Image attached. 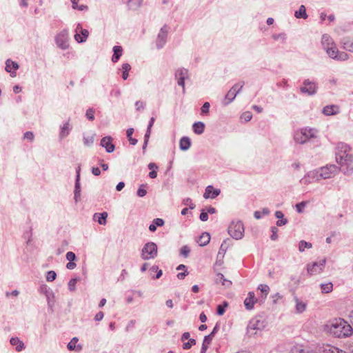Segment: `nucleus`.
Here are the masks:
<instances>
[{"instance_id": "1", "label": "nucleus", "mask_w": 353, "mask_h": 353, "mask_svg": "<svg viewBox=\"0 0 353 353\" xmlns=\"http://www.w3.org/2000/svg\"><path fill=\"white\" fill-rule=\"evenodd\" d=\"M336 150V160L340 165L339 171L345 175H351L353 172V154L349 152V145L345 143H339Z\"/></svg>"}, {"instance_id": "2", "label": "nucleus", "mask_w": 353, "mask_h": 353, "mask_svg": "<svg viewBox=\"0 0 353 353\" xmlns=\"http://www.w3.org/2000/svg\"><path fill=\"white\" fill-rule=\"evenodd\" d=\"M328 327L330 332L338 338L349 337L353 333L351 325L342 319H334Z\"/></svg>"}, {"instance_id": "3", "label": "nucleus", "mask_w": 353, "mask_h": 353, "mask_svg": "<svg viewBox=\"0 0 353 353\" xmlns=\"http://www.w3.org/2000/svg\"><path fill=\"white\" fill-rule=\"evenodd\" d=\"M317 130L314 128H304L294 132V139L299 144L314 141L317 138Z\"/></svg>"}, {"instance_id": "4", "label": "nucleus", "mask_w": 353, "mask_h": 353, "mask_svg": "<svg viewBox=\"0 0 353 353\" xmlns=\"http://www.w3.org/2000/svg\"><path fill=\"white\" fill-rule=\"evenodd\" d=\"M157 256V245L155 243L148 242L142 248L141 256L143 260L153 259Z\"/></svg>"}, {"instance_id": "5", "label": "nucleus", "mask_w": 353, "mask_h": 353, "mask_svg": "<svg viewBox=\"0 0 353 353\" xmlns=\"http://www.w3.org/2000/svg\"><path fill=\"white\" fill-rule=\"evenodd\" d=\"M228 230L233 239L239 240L243 238L245 228L243 222H231Z\"/></svg>"}, {"instance_id": "6", "label": "nucleus", "mask_w": 353, "mask_h": 353, "mask_svg": "<svg viewBox=\"0 0 353 353\" xmlns=\"http://www.w3.org/2000/svg\"><path fill=\"white\" fill-rule=\"evenodd\" d=\"M55 43L61 50H67L69 48V32L68 29H63L55 37Z\"/></svg>"}, {"instance_id": "7", "label": "nucleus", "mask_w": 353, "mask_h": 353, "mask_svg": "<svg viewBox=\"0 0 353 353\" xmlns=\"http://www.w3.org/2000/svg\"><path fill=\"white\" fill-rule=\"evenodd\" d=\"M319 174L322 179L332 178L339 172V167L334 164H327L319 168Z\"/></svg>"}, {"instance_id": "8", "label": "nucleus", "mask_w": 353, "mask_h": 353, "mask_svg": "<svg viewBox=\"0 0 353 353\" xmlns=\"http://www.w3.org/2000/svg\"><path fill=\"white\" fill-rule=\"evenodd\" d=\"M317 90V83L315 81H310L309 79H305L303 81V86L300 88L301 92L306 94L308 96H313L316 94Z\"/></svg>"}, {"instance_id": "9", "label": "nucleus", "mask_w": 353, "mask_h": 353, "mask_svg": "<svg viewBox=\"0 0 353 353\" xmlns=\"http://www.w3.org/2000/svg\"><path fill=\"white\" fill-rule=\"evenodd\" d=\"M325 52L329 57L336 61H343L349 59V55L345 52H339L335 45L326 49Z\"/></svg>"}, {"instance_id": "10", "label": "nucleus", "mask_w": 353, "mask_h": 353, "mask_svg": "<svg viewBox=\"0 0 353 353\" xmlns=\"http://www.w3.org/2000/svg\"><path fill=\"white\" fill-rule=\"evenodd\" d=\"M265 325L263 321H261L257 318L251 319L247 326V333L250 336L256 334L257 330H262L264 329Z\"/></svg>"}, {"instance_id": "11", "label": "nucleus", "mask_w": 353, "mask_h": 353, "mask_svg": "<svg viewBox=\"0 0 353 353\" xmlns=\"http://www.w3.org/2000/svg\"><path fill=\"white\" fill-rule=\"evenodd\" d=\"M326 263V259H323L319 261H315L312 263L307 264V271L310 276L320 274L324 269Z\"/></svg>"}, {"instance_id": "12", "label": "nucleus", "mask_w": 353, "mask_h": 353, "mask_svg": "<svg viewBox=\"0 0 353 353\" xmlns=\"http://www.w3.org/2000/svg\"><path fill=\"white\" fill-rule=\"evenodd\" d=\"M174 77L178 85L182 87L183 92H185V81L189 79L188 70L184 68H179L176 70Z\"/></svg>"}, {"instance_id": "13", "label": "nucleus", "mask_w": 353, "mask_h": 353, "mask_svg": "<svg viewBox=\"0 0 353 353\" xmlns=\"http://www.w3.org/2000/svg\"><path fill=\"white\" fill-rule=\"evenodd\" d=\"M245 85L244 81H241V83L240 85V88L239 90L236 89V86H232L230 90L227 92V94L225 96V98L222 101V104L224 106L228 105L230 103H232L236 98V95L240 93L242 88H243Z\"/></svg>"}, {"instance_id": "14", "label": "nucleus", "mask_w": 353, "mask_h": 353, "mask_svg": "<svg viewBox=\"0 0 353 353\" xmlns=\"http://www.w3.org/2000/svg\"><path fill=\"white\" fill-rule=\"evenodd\" d=\"M169 28L164 25L159 30L156 39V46L160 50L164 47L167 42Z\"/></svg>"}, {"instance_id": "15", "label": "nucleus", "mask_w": 353, "mask_h": 353, "mask_svg": "<svg viewBox=\"0 0 353 353\" xmlns=\"http://www.w3.org/2000/svg\"><path fill=\"white\" fill-rule=\"evenodd\" d=\"M320 170L319 168L310 171L307 173V174L301 180L304 184H308L312 183L314 181H319L321 179L320 176Z\"/></svg>"}, {"instance_id": "16", "label": "nucleus", "mask_w": 353, "mask_h": 353, "mask_svg": "<svg viewBox=\"0 0 353 353\" xmlns=\"http://www.w3.org/2000/svg\"><path fill=\"white\" fill-rule=\"evenodd\" d=\"M100 145L105 149L108 153L114 152V145L112 143V138L110 136H106L101 139Z\"/></svg>"}, {"instance_id": "17", "label": "nucleus", "mask_w": 353, "mask_h": 353, "mask_svg": "<svg viewBox=\"0 0 353 353\" xmlns=\"http://www.w3.org/2000/svg\"><path fill=\"white\" fill-rule=\"evenodd\" d=\"M221 193L219 189L214 188L212 185H208L205 188L203 197L205 199H215Z\"/></svg>"}, {"instance_id": "18", "label": "nucleus", "mask_w": 353, "mask_h": 353, "mask_svg": "<svg viewBox=\"0 0 353 353\" xmlns=\"http://www.w3.org/2000/svg\"><path fill=\"white\" fill-rule=\"evenodd\" d=\"M256 302L255 294L253 292H249L248 297L244 300V305L248 310L254 308V303Z\"/></svg>"}, {"instance_id": "19", "label": "nucleus", "mask_w": 353, "mask_h": 353, "mask_svg": "<svg viewBox=\"0 0 353 353\" xmlns=\"http://www.w3.org/2000/svg\"><path fill=\"white\" fill-rule=\"evenodd\" d=\"M19 65L17 62L13 61L10 59H8L6 62V70L8 72L11 73V75L12 77L16 75L14 71L17 70L19 68Z\"/></svg>"}, {"instance_id": "20", "label": "nucleus", "mask_w": 353, "mask_h": 353, "mask_svg": "<svg viewBox=\"0 0 353 353\" xmlns=\"http://www.w3.org/2000/svg\"><path fill=\"white\" fill-rule=\"evenodd\" d=\"M321 45L323 48L325 50L326 49L334 46L335 44L332 38L327 34H324L321 38Z\"/></svg>"}, {"instance_id": "21", "label": "nucleus", "mask_w": 353, "mask_h": 353, "mask_svg": "<svg viewBox=\"0 0 353 353\" xmlns=\"http://www.w3.org/2000/svg\"><path fill=\"white\" fill-rule=\"evenodd\" d=\"M10 343L12 346L15 347L17 352H19L25 349L24 343L17 336L10 338Z\"/></svg>"}, {"instance_id": "22", "label": "nucleus", "mask_w": 353, "mask_h": 353, "mask_svg": "<svg viewBox=\"0 0 353 353\" xmlns=\"http://www.w3.org/2000/svg\"><path fill=\"white\" fill-rule=\"evenodd\" d=\"M294 301L296 303V305H295L296 312L298 314L303 313L306 309L307 303L302 301L301 300H300L296 296L294 297Z\"/></svg>"}, {"instance_id": "23", "label": "nucleus", "mask_w": 353, "mask_h": 353, "mask_svg": "<svg viewBox=\"0 0 353 353\" xmlns=\"http://www.w3.org/2000/svg\"><path fill=\"white\" fill-rule=\"evenodd\" d=\"M113 55L112 57V61L117 63L121 58L123 54V48L120 46H114L112 48Z\"/></svg>"}, {"instance_id": "24", "label": "nucleus", "mask_w": 353, "mask_h": 353, "mask_svg": "<svg viewBox=\"0 0 353 353\" xmlns=\"http://www.w3.org/2000/svg\"><path fill=\"white\" fill-rule=\"evenodd\" d=\"M339 112V106L335 105H326L323 109V113L327 116L334 115Z\"/></svg>"}, {"instance_id": "25", "label": "nucleus", "mask_w": 353, "mask_h": 353, "mask_svg": "<svg viewBox=\"0 0 353 353\" xmlns=\"http://www.w3.org/2000/svg\"><path fill=\"white\" fill-rule=\"evenodd\" d=\"M191 146V140L188 137H183L179 141V148L183 151L188 150Z\"/></svg>"}, {"instance_id": "26", "label": "nucleus", "mask_w": 353, "mask_h": 353, "mask_svg": "<svg viewBox=\"0 0 353 353\" xmlns=\"http://www.w3.org/2000/svg\"><path fill=\"white\" fill-rule=\"evenodd\" d=\"M210 235L208 232H203L199 237L196 242L200 246H205L209 243Z\"/></svg>"}, {"instance_id": "27", "label": "nucleus", "mask_w": 353, "mask_h": 353, "mask_svg": "<svg viewBox=\"0 0 353 353\" xmlns=\"http://www.w3.org/2000/svg\"><path fill=\"white\" fill-rule=\"evenodd\" d=\"M71 128H70L69 121L65 122L60 129L59 139H63L65 138L70 133Z\"/></svg>"}, {"instance_id": "28", "label": "nucleus", "mask_w": 353, "mask_h": 353, "mask_svg": "<svg viewBox=\"0 0 353 353\" xmlns=\"http://www.w3.org/2000/svg\"><path fill=\"white\" fill-rule=\"evenodd\" d=\"M80 34L81 35H80L78 33H76L74 35V39L78 43H83L86 41L87 38L89 36V32L88 30L83 29V30H81Z\"/></svg>"}, {"instance_id": "29", "label": "nucleus", "mask_w": 353, "mask_h": 353, "mask_svg": "<svg viewBox=\"0 0 353 353\" xmlns=\"http://www.w3.org/2000/svg\"><path fill=\"white\" fill-rule=\"evenodd\" d=\"M294 17L296 19H306L308 17V15L306 12V8L305 6L301 5L298 10H296L294 12Z\"/></svg>"}, {"instance_id": "30", "label": "nucleus", "mask_w": 353, "mask_h": 353, "mask_svg": "<svg viewBox=\"0 0 353 353\" xmlns=\"http://www.w3.org/2000/svg\"><path fill=\"white\" fill-rule=\"evenodd\" d=\"M79 339L77 337H73L71 341L68 343L67 348L72 351L77 350V351H80L82 349V345H78L76 346L77 343L78 342Z\"/></svg>"}, {"instance_id": "31", "label": "nucleus", "mask_w": 353, "mask_h": 353, "mask_svg": "<svg viewBox=\"0 0 353 353\" xmlns=\"http://www.w3.org/2000/svg\"><path fill=\"white\" fill-rule=\"evenodd\" d=\"M216 283H221V284L225 287H230L232 285V281L225 279L224 276L221 273H217L215 279Z\"/></svg>"}, {"instance_id": "32", "label": "nucleus", "mask_w": 353, "mask_h": 353, "mask_svg": "<svg viewBox=\"0 0 353 353\" xmlns=\"http://www.w3.org/2000/svg\"><path fill=\"white\" fill-rule=\"evenodd\" d=\"M81 184L80 181H75L74 190V199L77 203L81 199Z\"/></svg>"}, {"instance_id": "33", "label": "nucleus", "mask_w": 353, "mask_h": 353, "mask_svg": "<svg viewBox=\"0 0 353 353\" xmlns=\"http://www.w3.org/2000/svg\"><path fill=\"white\" fill-rule=\"evenodd\" d=\"M192 128L195 134H201L204 132L205 124L201 121H197L193 124Z\"/></svg>"}, {"instance_id": "34", "label": "nucleus", "mask_w": 353, "mask_h": 353, "mask_svg": "<svg viewBox=\"0 0 353 353\" xmlns=\"http://www.w3.org/2000/svg\"><path fill=\"white\" fill-rule=\"evenodd\" d=\"M131 70V65L128 63H123L121 65V70L122 71V78L123 80H126L129 77V71Z\"/></svg>"}, {"instance_id": "35", "label": "nucleus", "mask_w": 353, "mask_h": 353, "mask_svg": "<svg viewBox=\"0 0 353 353\" xmlns=\"http://www.w3.org/2000/svg\"><path fill=\"white\" fill-rule=\"evenodd\" d=\"M143 0H128V6L129 9L136 10L142 4Z\"/></svg>"}, {"instance_id": "36", "label": "nucleus", "mask_w": 353, "mask_h": 353, "mask_svg": "<svg viewBox=\"0 0 353 353\" xmlns=\"http://www.w3.org/2000/svg\"><path fill=\"white\" fill-rule=\"evenodd\" d=\"M212 341V339L210 337H209V336H205L203 341L202 347L201 349V353H206L208 346L211 343Z\"/></svg>"}, {"instance_id": "37", "label": "nucleus", "mask_w": 353, "mask_h": 353, "mask_svg": "<svg viewBox=\"0 0 353 353\" xmlns=\"http://www.w3.org/2000/svg\"><path fill=\"white\" fill-rule=\"evenodd\" d=\"M227 241H230V239H228L226 240H224L223 242L221 243L220 248H219V251L217 254L218 258H223V256L226 252V250L228 249V245H225V243Z\"/></svg>"}, {"instance_id": "38", "label": "nucleus", "mask_w": 353, "mask_h": 353, "mask_svg": "<svg viewBox=\"0 0 353 353\" xmlns=\"http://www.w3.org/2000/svg\"><path fill=\"white\" fill-rule=\"evenodd\" d=\"M320 287L323 293H330L333 290V284L331 282L327 283H321Z\"/></svg>"}, {"instance_id": "39", "label": "nucleus", "mask_w": 353, "mask_h": 353, "mask_svg": "<svg viewBox=\"0 0 353 353\" xmlns=\"http://www.w3.org/2000/svg\"><path fill=\"white\" fill-rule=\"evenodd\" d=\"M312 248V244L310 242H307L305 241L302 240V241H299V250L301 252H303L306 248L310 249Z\"/></svg>"}, {"instance_id": "40", "label": "nucleus", "mask_w": 353, "mask_h": 353, "mask_svg": "<svg viewBox=\"0 0 353 353\" xmlns=\"http://www.w3.org/2000/svg\"><path fill=\"white\" fill-rule=\"evenodd\" d=\"M343 47L345 50L350 52H353V41L350 39H344L343 42Z\"/></svg>"}, {"instance_id": "41", "label": "nucleus", "mask_w": 353, "mask_h": 353, "mask_svg": "<svg viewBox=\"0 0 353 353\" xmlns=\"http://www.w3.org/2000/svg\"><path fill=\"white\" fill-rule=\"evenodd\" d=\"M108 213L103 212L101 213H94L93 215V221H106Z\"/></svg>"}, {"instance_id": "42", "label": "nucleus", "mask_w": 353, "mask_h": 353, "mask_svg": "<svg viewBox=\"0 0 353 353\" xmlns=\"http://www.w3.org/2000/svg\"><path fill=\"white\" fill-rule=\"evenodd\" d=\"M270 210L268 208H263L261 211H255L254 213V216L256 219H262L263 216V215H267L269 214Z\"/></svg>"}, {"instance_id": "43", "label": "nucleus", "mask_w": 353, "mask_h": 353, "mask_svg": "<svg viewBox=\"0 0 353 353\" xmlns=\"http://www.w3.org/2000/svg\"><path fill=\"white\" fill-rule=\"evenodd\" d=\"M39 292L47 296V294L52 295L53 291L47 285L43 284L39 287Z\"/></svg>"}, {"instance_id": "44", "label": "nucleus", "mask_w": 353, "mask_h": 353, "mask_svg": "<svg viewBox=\"0 0 353 353\" xmlns=\"http://www.w3.org/2000/svg\"><path fill=\"white\" fill-rule=\"evenodd\" d=\"M258 290H259L263 294H264V298H266L269 293L270 288L266 284H260L258 286Z\"/></svg>"}, {"instance_id": "45", "label": "nucleus", "mask_w": 353, "mask_h": 353, "mask_svg": "<svg viewBox=\"0 0 353 353\" xmlns=\"http://www.w3.org/2000/svg\"><path fill=\"white\" fill-rule=\"evenodd\" d=\"M228 304L226 301L223 305H218L216 308V313L219 316L223 315L225 312V307H228Z\"/></svg>"}, {"instance_id": "46", "label": "nucleus", "mask_w": 353, "mask_h": 353, "mask_svg": "<svg viewBox=\"0 0 353 353\" xmlns=\"http://www.w3.org/2000/svg\"><path fill=\"white\" fill-rule=\"evenodd\" d=\"M46 296L48 307L52 310V308L54 305V292H52V295L47 294V296Z\"/></svg>"}, {"instance_id": "47", "label": "nucleus", "mask_w": 353, "mask_h": 353, "mask_svg": "<svg viewBox=\"0 0 353 353\" xmlns=\"http://www.w3.org/2000/svg\"><path fill=\"white\" fill-rule=\"evenodd\" d=\"M79 281L78 278L71 279L68 283V290L71 292H73L76 290V284Z\"/></svg>"}, {"instance_id": "48", "label": "nucleus", "mask_w": 353, "mask_h": 353, "mask_svg": "<svg viewBox=\"0 0 353 353\" xmlns=\"http://www.w3.org/2000/svg\"><path fill=\"white\" fill-rule=\"evenodd\" d=\"M309 203L308 201H302L296 205V210L299 213H301L303 212L305 208Z\"/></svg>"}, {"instance_id": "49", "label": "nucleus", "mask_w": 353, "mask_h": 353, "mask_svg": "<svg viewBox=\"0 0 353 353\" xmlns=\"http://www.w3.org/2000/svg\"><path fill=\"white\" fill-rule=\"evenodd\" d=\"M190 252V248L188 245H183L180 249V254L187 258Z\"/></svg>"}, {"instance_id": "50", "label": "nucleus", "mask_w": 353, "mask_h": 353, "mask_svg": "<svg viewBox=\"0 0 353 353\" xmlns=\"http://www.w3.org/2000/svg\"><path fill=\"white\" fill-rule=\"evenodd\" d=\"M57 274L53 270H50L47 272L46 275V281L48 282H52L56 279Z\"/></svg>"}, {"instance_id": "51", "label": "nucleus", "mask_w": 353, "mask_h": 353, "mask_svg": "<svg viewBox=\"0 0 353 353\" xmlns=\"http://www.w3.org/2000/svg\"><path fill=\"white\" fill-rule=\"evenodd\" d=\"M323 353H347L346 352L339 349L338 347H331L323 351Z\"/></svg>"}, {"instance_id": "52", "label": "nucleus", "mask_w": 353, "mask_h": 353, "mask_svg": "<svg viewBox=\"0 0 353 353\" xmlns=\"http://www.w3.org/2000/svg\"><path fill=\"white\" fill-rule=\"evenodd\" d=\"M196 344V340L194 339H190L188 342H185L183 344V348L184 350H189L192 347V346Z\"/></svg>"}, {"instance_id": "53", "label": "nucleus", "mask_w": 353, "mask_h": 353, "mask_svg": "<svg viewBox=\"0 0 353 353\" xmlns=\"http://www.w3.org/2000/svg\"><path fill=\"white\" fill-rule=\"evenodd\" d=\"M94 143V137H83V143L86 146H91Z\"/></svg>"}, {"instance_id": "54", "label": "nucleus", "mask_w": 353, "mask_h": 353, "mask_svg": "<svg viewBox=\"0 0 353 353\" xmlns=\"http://www.w3.org/2000/svg\"><path fill=\"white\" fill-rule=\"evenodd\" d=\"M278 231H279V230H278L277 227H276V226L271 227V232H272V234L270 236L271 240H272V241L277 240V239H278V235H277Z\"/></svg>"}, {"instance_id": "55", "label": "nucleus", "mask_w": 353, "mask_h": 353, "mask_svg": "<svg viewBox=\"0 0 353 353\" xmlns=\"http://www.w3.org/2000/svg\"><path fill=\"white\" fill-rule=\"evenodd\" d=\"M165 222H154V223L150 224L149 226V230L151 232H154L157 230V227H162L163 226Z\"/></svg>"}, {"instance_id": "56", "label": "nucleus", "mask_w": 353, "mask_h": 353, "mask_svg": "<svg viewBox=\"0 0 353 353\" xmlns=\"http://www.w3.org/2000/svg\"><path fill=\"white\" fill-rule=\"evenodd\" d=\"M94 109L93 108H89L86 111L85 117H87V119L88 120L93 121L94 119Z\"/></svg>"}, {"instance_id": "57", "label": "nucleus", "mask_w": 353, "mask_h": 353, "mask_svg": "<svg viewBox=\"0 0 353 353\" xmlns=\"http://www.w3.org/2000/svg\"><path fill=\"white\" fill-rule=\"evenodd\" d=\"M272 38L274 40L281 39L283 42H285L286 34L285 33L274 34L272 35Z\"/></svg>"}, {"instance_id": "58", "label": "nucleus", "mask_w": 353, "mask_h": 353, "mask_svg": "<svg viewBox=\"0 0 353 353\" xmlns=\"http://www.w3.org/2000/svg\"><path fill=\"white\" fill-rule=\"evenodd\" d=\"M23 139L29 140L30 142H32L34 139V135L32 132L28 131L24 133Z\"/></svg>"}, {"instance_id": "59", "label": "nucleus", "mask_w": 353, "mask_h": 353, "mask_svg": "<svg viewBox=\"0 0 353 353\" xmlns=\"http://www.w3.org/2000/svg\"><path fill=\"white\" fill-rule=\"evenodd\" d=\"M210 103L209 102H205L201 108V114H207L209 112V109H210Z\"/></svg>"}, {"instance_id": "60", "label": "nucleus", "mask_w": 353, "mask_h": 353, "mask_svg": "<svg viewBox=\"0 0 353 353\" xmlns=\"http://www.w3.org/2000/svg\"><path fill=\"white\" fill-rule=\"evenodd\" d=\"M252 118V114L250 112H245L241 115V119H244L245 121H250Z\"/></svg>"}, {"instance_id": "61", "label": "nucleus", "mask_w": 353, "mask_h": 353, "mask_svg": "<svg viewBox=\"0 0 353 353\" xmlns=\"http://www.w3.org/2000/svg\"><path fill=\"white\" fill-rule=\"evenodd\" d=\"M65 257L68 261H74L77 259V256L73 252H68Z\"/></svg>"}, {"instance_id": "62", "label": "nucleus", "mask_w": 353, "mask_h": 353, "mask_svg": "<svg viewBox=\"0 0 353 353\" xmlns=\"http://www.w3.org/2000/svg\"><path fill=\"white\" fill-rule=\"evenodd\" d=\"M183 204L185 205H188L190 209H194L195 208V205L192 203V201L190 198H187L183 200Z\"/></svg>"}, {"instance_id": "63", "label": "nucleus", "mask_w": 353, "mask_h": 353, "mask_svg": "<svg viewBox=\"0 0 353 353\" xmlns=\"http://www.w3.org/2000/svg\"><path fill=\"white\" fill-rule=\"evenodd\" d=\"M143 185H141L137 190V195L140 197L144 196L147 194V191L143 188Z\"/></svg>"}, {"instance_id": "64", "label": "nucleus", "mask_w": 353, "mask_h": 353, "mask_svg": "<svg viewBox=\"0 0 353 353\" xmlns=\"http://www.w3.org/2000/svg\"><path fill=\"white\" fill-rule=\"evenodd\" d=\"M200 220L201 221H208V212L205 211V209H203L201 210V212L200 214Z\"/></svg>"}]
</instances>
